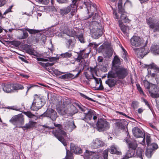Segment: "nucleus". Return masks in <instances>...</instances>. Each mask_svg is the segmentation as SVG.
Returning <instances> with one entry per match:
<instances>
[{"instance_id": "nucleus-1", "label": "nucleus", "mask_w": 159, "mask_h": 159, "mask_svg": "<svg viewBox=\"0 0 159 159\" xmlns=\"http://www.w3.org/2000/svg\"><path fill=\"white\" fill-rule=\"evenodd\" d=\"M128 0H119L118 4V11L117 12L116 11H114L113 14L114 18L117 19L118 23L120 22L129 23L130 20L128 19L126 14V11L123 7Z\"/></svg>"}, {"instance_id": "nucleus-2", "label": "nucleus", "mask_w": 159, "mask_h": 159, "mask_svg": "<svg viewBox=\"0 0 159 159\" xmlns=\"http://www.w3.org/2000/svg\"><path fill=\"white\" fill-rule=\"evenodd\" d=\"M128 70L120 66H115L108 74L107 77L122 80L128 75Z\"/></svg>"}, {"instance_id": "nucleus-3", "label": "nucleus", "mask_w": 159, "mask_h": 159, "mask_svg": "<svg viewBox=\"0 0 159 159\" xmlns=\"http://www.w3.org/2000/svg\"><path fill=\"white\" fill-rule=\"evenodd\" d=\"M54 125L57 128L52 131L53 134L64 146H66L67 143L64 139V137L66 135V133L62 130L61 125L54 123Z\"/></svg>"}, {"instance_id": "nucleus-4", "label": "nucleus", "mask_w": 159, "mask_h": 159, "mask_svg": "<svg viewBox=\"0 0 159 159\" xmlns=\"http://www.w3.org/2000/svg\"><path fill=\"white\" fill-rule=\"evenodd\" d=\"M148 71L151 77H155L158 84H159V67L154 63L148 65Z\"/></svg>"}, {"instance_id": "nucleus-5", "label": "nucleus", "mask_w": 159, "mask_h": 159, "mask_svg": "<svg viewBox=\"0 0 159 159\" xmlns=\"http://www.w3.org/2000/svg\"><path fill=\"white\" fill-rule=\"evenodd\" d=\"M84 4L88 10V14H91L89 15V17L87 18V19L91 17L94 14H95V15L93 16V19H95L98 18V15L97 13V11L96 5L91 2H84Z\"/></svg>"}, {"instance_id": "nucleus-6", "label": "nucleus", "mask_w": 159, "mask_h": 159, "mask_svg": "<svg viewBox=\"0 0 159 159\" xmlns=\"http://www.w3.org/2000/svg\"><path fill=\"white\" fill-rule=\"evenodd\" d=\"M70 151L66 149V153L65 159H73V154L71 152L77 154H80L82 152V150L80 148L72 143L70 144Z\"/></svg>"}, {"instance_id": "nucleus-7", "label": "nucleus", "mask_w": 159, "mask_h": 159, "mask_svg": "<svg viewBox=\"0 0 159 159\" xmlns=\"http://www.w3.org/2000/svg\"><path fill=\"white\" fill-rule=\"evenodd\" d=\"M37 60L38 61H50L52 63L47 62L46 63L42 62H39L38 63L42 67L45 68L48 71L49 68L48 69L47 68L48 67L52 66L54 64V61H56L54 57H47V58H37Z\"/></svg>"}, {"instance_id": "nucleus-8", "label": "nucleus", "mask_w": 159, "mask_h": 159, "mask_svg": "<svg viewBox=\"0 0 159 159\" xmlns=\"http://www.w3.org/2000/svg\"><path fill=\"white\" fill-rule=\"evenodd\" d=\"M97 129L100 132L105 131L108 129L110 127L109 122L102 119H98L96 123Z\"/></svg>"}, {"instance_id": "nucleus-9", "label": "nucleus", "mask_w": 159, "mask_h": 159, "mask_svg": "<svg viewBox=\"0 0 159 159\" xmlns=\"http://www.w3.org/2000/svg\"><path fill=\"white\" fill-rule=\"evenodd\" d=\"M146 22L149 28L152 29L154 32H159V21L149 17L146 19Z\"/></svg>"}, {"instance_id": "nucleus-10", "label": "nucleus", "mask_w": 159, "mask_h": 159, "mask_svg": "<svg viewBox=\"0 0 159 159\" xmlns=\"http://www.w3.org/2000/svg\"><path fill=\"white\" fill-rule=\"evenodd\" d=\"M43 105L44 103L42 101L41 99L36 95L34 97V99L31 107V109L34 111H37Z\"/></svg>"}, {"instance_id": "nucleus-11", "label": "nucleus", "mask_w": 159, "mask_h": 159, "mask_svg": "<svg viewBox=\"0 0 159 159\" xmlns=\"http://www.w3.org/2000/svg\"><path fill=\"white\" fill-rule=\"evenodd\" d=\"M42 116L48 117L52 120L55 121L57 117V114L56 112L53 109L48 108L43 114L40 116V117Z\"/></svg>"}, {"instance_id": "nucleus-12", "label": "nucleus", "mask_w": 159, "mask_h": 159, "mask_svg": "<svg viewBox=\"0 0 159 159\" xmlns=\"http://www.w3.org/2000/svg\"><path fill=\"white\" fill-rule=\"evenodd\" d=\"M143 42V40L138 36L132 37L130 39V43L131 45L135 47L142 46Z\"/></svg>"}, {"instance_id": "nucleus-13", "label": "nucleus", "mask_w": 159, "mask_h": 159, "mask_svg": "<svg viewBox=\"0 0 159 159\" xmlns=\"http://www.w3.org/2000/svg\"><path fill=\"white\" fill-rule=\"evenodd\" d=\"M148 90L152 97L154 98L159 97V87H157L155 84H151L150 88Z\"/></svg>"}, {"instance_id": "nucleus-14", "label": "nucleus", "mask_w": 159, "mask_h": 159, "mask_svg": "<svg viewBox=\"0 0 159 159\" xmlns=\"http://www.w3.org/2000/svg\"><path fill=\"white\" fill-rule=\"evenodd\" d=\"M130 136H128V133L127 134V138L124 139V140L127 143L128 147L129 148H131L135 150L137 147L138 145L136 141L133 140L131 141L130 139Z\"/></svg>"}, {"instance_id": "nucleus-15", "label": "nucleus", "mask_w": 159, "mask_h": 159, "mask_svg": "<svg viewBox=\"0 0 159 159\" xmlns=\"http://www.w3.org/2000/svg\"><path fill=\"white\" fill-rule=\"evenodd\" d=\"M103 145V142L99 139L97 138L93 140L91 147L92 148L96 149L102 147Z\"/></svg>"}, {"instance_id": "nucleus-16", "label": "nucleus", "mask_w": 159, "mask_h": 159, "mask_svg": "<svg viewBox=\"0 0 159 159\" xmlns=\"http://www.w3.org/2000/svg\"><path fill=\"white\" fill-rule=\"evenodd\" d=\"M85 50L84 49L80 50L79 52H77L78 56L75 59V61L80 62V61L84 58H86L88 57L89 52L86 53L85 52Z\"/></svg>"}, {"instance_id": "nucleus-17", "label": "nucleus", "mask_w": 159, "mask_h": 159, "mask_svg": "<svg viewBox=\"0 0 159 159\" xmlns=\"http://www.w3.org/2000/svg\"><path fill=\"white\" fill-rule=\"evenodd\" d=\"M132 132L134 136L136 138H143L144 134L142 130L138 127H134L132 129Z\"/></svg>"}, {"instance_id": "nucleus-18", "label": "nucleus", "mask_w": 159, "mask_h": 159, "mask_svg": "<svg viewBox=\"0 0 159 159\" xmlns=\"http://www.w3.org/2000/svg\"><path fill=\"white\" fill-rule=\"evenodd\" d=\"M76 128L75 125L74 121L71 120L69 121L67 124L65 126V129L69 132H71Z\"/></svg>"}, {"instance_id": "nucleus-19", "label": "nucleus", "mask_w": 159, "mask_h": 159, "mask_svg": "<svg viewBox=\"0 0 159 159\" xmlns=\"http://www.w3.org/2000/svg\"><path fill=\"white\" fill-rule=\"evenodd\" d=\"M24 29H18V30H20L21 32H18V38L19 39H26L29 36L28 33Z\"/></svg>"}, {"instance_id": "nucleus-20", "label": "nucleus", "mask_w": 159, "mask_h": 159, "mask_svg": "<svg viewBox=\"0 0 159 159\" xmlns=\"http://www.w3.org/2000/svg\"><path fill=\"white\" fill-rule=\"evenodd\" d=\"M133 50L137 56L139 57L143 58L145 54L144 51L145 49L143 48H133Z\"/></svg>"}, {"instance_id": "nucleus-21", "label": "nucleus", "mask_w": 159, "mask_h": 159, "mask_svg": "<svg viewBox=\"0 0 159 159\" xmlns=\"http://www.w3.org/2000/svg\"><path fill=\"white\" fill-rule=\"evenodd\" d=\"M2 87L3 91L6 93L13 92L12 84H2Z\"/></svg>"}, {"instance_id": "nucleus-22", "label": "nucleus", "mask_w": 159, "mask_h": 159, "mask_svg": "<svg viewBox=\"0 0 159 159\" xmlns=\"http://www.w3.org/2000/svg\"><path fill=\"white\" fill-rule=\"evenodd\" d=\"M92 76L95 80L96 83V88L98 90H102L103 89V87L102 85V81L101 78L98 79L94 77L93 74Z\"/></svg>"}, {"instance_id": "nucleus-23", "label": "nucleus", "mask_w": 159, "mask_h": 159, "mask_svg": "<svg viewBox=\"0 0 159 159\" xmlns=\"http://www.w3.org/2000/svg\"><path fill=\"white\" fill-rule=\"evenodd\" d=\"M86 114L85 121L89 123V121L92 119V116L96 115V112L93 110L90 109Z\"/></svg>"}, {"instance_id": "nucleus-24", "label": "nucleus", "mask_w": 159, "mask_h": 159, "mask_svg": "<svg viewBox=\"0 0 159 159\" xmlns=\"http://www.w3.org/2000/svg\"><path fill=\"white\" fill-rule=\"evenodd\" d=\"M10 122L14 123L16 122H23L24 119L21 115H17L13 117L10 120Z\"/></svg>"}, {"instance_id": "nucleus-25", "label": "nucleus", "mask_w": 159, "mask_h": 159, "mask_svg": "<svg viewBox=\"0 0 159 159\" xmlns=\"http://www.w3.org/2000/svg\"><path fill=\"white\" fill-rule=\"evenodd\" d=\"M109 152L112 154L120 155L121 152L119 151V148L115 145H112L109 148Z\"/></svg>"}, {"instance_id": "nucleus-26", "label": "nucleus", "mask_w": 159, "mask_h": 159, "mask_svg": "<svg viewBox=\"0 0 159 159\" xmlns=\"http://www.w3.org/2000/svg\"><path fill=\"white\" fill-rule=\"evenodd\" d=\"M144 137L142 141L140 142V143L143 146H145L146 144L145 142V139H146L147 146H149V145L151 144V140L150 135L147 134L145 135L144 134Z\"/></svg>"}, {"instance_id": "nucleus-27", "label": "nucleus", "mask_w": 159, "mask_h": 159, "mask_svg": "<svg viewBox=\"0 0 159 159\" xmlns=\"http://www.w3.org/2000/svg\"><path fill=\"white\" fill-rule=\"evenodd\" d=\"M75 39L73 38V39H66V43L67 48H72L75 43Z\"/></svg>"}, {"instance_id": "nucleus-28", "label": "nucleus", "mask_w": 159, "mask_h": 159, "mask_svg": "<svg viewBox=\"0 0 159 159\" xmlns=\"http://www.w3.org/2000/svg\"><path fill=\"white\" fill-rule=\"evenodd\" d=\"M108 79L105 81V83L107 84L110 88L114 86L116 84V81L114 79L112 78Z\"/></svg>"}, {"instance_id": "nucleus-29", "label": "nucleus", "mask_w": 159, "mask_h": 159, "mask_svg": "<svg viewBox=\"0 0 159 159\" xmlns=\"http://www.w3.org/2000/svg\"><path fill=\"white\" fill-rule=\"evenodd\" d=\"M70 107L69 108V114L73 116L78 112L77 109L74 105L70 104Z\"/></svg>"}, {"instance_id": "nucleus-30", "label": "nucleus", "mask_w": 159, "mask_h": 159, "mask_svg": "<svg viewBox=\"0 0 159 159\" xmlns=\"http://www.w3.org/2000/svg\"><path fill=\"white\" fill-rule=\"evenodd\" d=\"M36 124V122L30 120L28 123L25 124V126L21 127L27 129H30L34 127Z\"/></svg>"}, {"instance_id": "nucleus-31", "label": "nucleus", "mask_w": 159, "mask_h": 159, "mask_svg": "<svg viewBox=\"0 0 159 159\" xmlns=\"http://www.w3.org/2000/svg\"><path fill=\"white\" fill-rule=\"evenodd\" d=\"M151 51L155 55H159V45H153L151 46Z\"/></svg>"}, {"instance_id": "nucleus-32", "label": "nucleus", "mask_w": 159, "mask_h": 159, "mask_svg": "<svg viewBox=\"0 0 159 159\" xmlns=\"http://www.w3.org/2000/svg\"><path fill=\"white\" fill-rule=\"evenodd\" d=\"M96 153L94 152L86 150V152L84 155V159H90L91 156H93Z\"/></svg>"}, {"instance_id": "nucleus-33", "label": "nucleus", "mask_w": 159, "mask_h": 159, "mask_svg": "<svg viewBox=\"0 0 159 159\" xmlns=\"http://www.w3.org/2000/svg\"><path fill=\"white\" fill-rule=\"evenodd\" d=\"M143 149L140 147H138L136 149V154L134 156L136 157H139L141 159H143Z\"/></svg>"}, {"instance_id": "nucleus-34", "label": "nucleus", "mask_w": 159, "mask_h": 159, "mask_svg": "<svg viewBox=\"0 0 159 159\" xmlns=\"http://www.w3.org/2000/svg\"><path fill=\"white\" fill-rule=\"evenodd\" d=\"M120 60L118 57L116 55L115 56L112 62L113 65L112 68H113L115 66H119L118 64L120 63Z\"/></svg>"}, {"instance_id": "nucleus-35", "label": "nucleus", "mask_w": 159, "mask_h": 159, "mask_svg": "<svg viewBox=\"0 0 159 159\" xmlns=\"http://www.w3.org/2000/svg\"><path fill=\"white\" fill-rule=\"evenodd\" d=\"M154 152L152 150L148 148L145 152V155L148 158H150Z\"/></svg>"}, {"instance_id": "nucleus-36", "label": "nucleus", "mask_w": 159, "mask_h": 159, "mask_svg": "<svg viewBox=\"0 0 159 159\" xmlns=\"http://www.w3.org/2000/svg\"><path fill=\"white\" fill-rule=\"evenodd\" d=\"M24 113L29 118H32L36 120L38 119V117L35 115L32 114L30 111L24 112Z\"/></svg>"}, {"instance_id": "nucleus-37", "label": "nucleus", "mask_w": 159, "mask_h": 159, "mask_svg": "<svg viewBox=\"0 0 159 159\" xmlns=\"http://www.w3.org/2000/svg\"><path fill=\"white\" fill-rule=\"evenodd\" d=\"M148 146V148L152 150L154 152L158 147L157 144L155 143H151L149 145V146Z\"/></svg>"}, {"instance_id": "nucleus-38", "label": "nucleus", "mask_w": 159, "mask_h": 159, "mask_svg": "<svg viewBox=\"0 0 159 159\" xmlns=\"http://www.w3.org/2000/svg\"><path fill=\"white\" fill-rule=\"evenodd\" d=\"M12 85V89L13 90V92L14 90H17L19 89H24V87L22 85L19 84H13Z\"/></svg>"}, {"instance_id": "nucleus-39", "label": "nucleus", "mask_w": 159, "mask_h": 159, "mask_svg": "<svg viewBox=\"0 0 159 159\" xmlns=\"http://www.w3.org/2000/svg\"><path fill=\"white\" fill-rule=\"evenodd\" d=\"M119 21L120 23H118L119 26L123 33L126 34V31L127 27L125 26L124 25L123 22H120Z\"/></svg>"}, {"instance_id": "nucleus-40", "label": "nucleus", "mask_w": 159, "mask_h": 159, "mask_svg": "<svg viewBox=\"0 0 159 159\" xmlns=\"http://www.w3.org/2000/svg\"><path fill=\"white\" fill-rule=\"evenodd\" d=\"M143 82L145 89L148 90L150 88L151 84H152L150 83L147 80H144Z\"/></svg>"}, {"instance_id": "nucleus-41", "label": "nucleus", "mask_w": 159, "mask_h": 159, "mask_svg": "<svg viewBox=\"0 0 159 159\" xmlns=\"http://www.w3.org/2000/svg\"><path fill=\"white\" fill-rule=\"evenodd\" d=\"M24 29L25 30L28 31L30 34H36L39 32L38 30L30 29L27 27H25Z\"/></svg>"}, {"instance_id": "nucleus-42", "label": "nucleus", "mask_w": 159, "mask_h": 159, "mask_svg": "<svg viewBox=\"0 0 159 159\" xmlns=\"http://www.w3.org/2000/svg\"><path fill=\"white\" fill-rule=\"evenodd\" d=\"M61 56L64 58H68L72 56V54L70 51H69L65 53H62L61 54Z\"/></svg>"}, {"instance_id": "nucleus-43", "label": "nucleus", "mask_w": 159, "mask_h": 159, "mask_svg": "<svg viewBox=\"0 0 159 159\" xmlns=\"http://www.w3.org/2000/svg\"><path fill=\"white\" fill-rule=\"evenodd\" d=\"M78 115L79 116V119L85 121V117H86L85 113L80 112L78 113Z\"/></svg>"}, {"instance_id": "nucleus-44", "label": "nucleus", "mask_w": 159, "mask_h": 159, "mask_svg": "<svg viewBox=\"0 0 159 159\" xmlns=\"http://www.w3.org/2000/svg\"><path fill=\"white\" fill-rule=\"evenodd\" d=\"M35 1L39 3L44 5H47L49 2V0H35Z\"/></svg>"}, {"instance_id": "nucleus-45", "label": "nucleus", "mask_w": 159, "mask_h": 159, "mask_svg": "<svg viewBox=\"0 0 159 159\" xmlns=\"http://www.w3.org/2000/svg\"><path fill=\"white\" fill-rule=\"evenodd\" d=\"M126 124L127 122L123 120L119 123V125L121 128L123 129L125 127Z\"/></svg>"}, {"instance_id": "nucleus-46", "label": "nucleus", "mask_w": 159, "mask_h": 159, "mask_svg": "<svg viewBox=\"0 0 159 159\" xmlns=\"http://www.w3.org/2000/svg\"><path fill=\"white\" fill-rule=\"evenodd\" d=\"M122 48L123 51V54L122 56V57L123 58L125 61H128L127 57V52L124 48Z\"/></svg>"}, {"instance_id": "nucleus-47", "label": "nucleus", "mask_w": 159, "mask_h": 159, "mask_svg": "<svg viewBox=\"0 0 159 159\" xmlns=\"http://www.w3.org/2000/svg\"><path fill=\"white\" fill-rule=\"evenodd\" d=\"M26 52L31 55H34V51L32 48H27L25 50Z\"/></svg>"}, {"instance_id": "nucleus-48", "label": "nucleus", "mask_w": 159, "mask_h": 159, "mask_svg": "<svg viewBox=\"0 0 159 159\" xmlns=\"http://www.w3.org/2000/svg\"><path fill=\"white\" fill-rule=\"evenodd\" d=\"M92 159H103V158L102 156L99 155L98 153H96L92 157Z\"/></svg>"}, {"instance_id": "nucleus-49", "label": "nucleus", "mask_w": 159, "mask_h": 159, "mask_svg": "<svg viewBox=\"0 0 159 159\" xmlns=\"http://www.w3.org/2000/svg\"><path fill=\"white\" fill-rule=\"evenodd\" d=\"M77 36L79 40L81 43H84L85 41H84L83 35L82 34L79 35H77Z\"/></svg>"}, {"instance_id": "nucleus-50", "label": "nucleus", "mask_w": 159, "mask_h": 159, "mask_svg": "<svg viewBox=\"0 0 159 159\" xmlns=\"http://www.w3.org/2000/svg\"><path fill=\"white\" fill-rule=\"evenodd\" d=\"M108 150L106 149L103 152V157L104 159H107Z\"/></svg>"}, {"instance_id": "nucleus-51", "label": "nucleus", "mask_w": 159, "mask_h": 159, "mask_svg": "<svg viewBox=\"0 0 159 159\" xmlns=\"http://www.w3.org/2000/svg\"><path fill=\"white\" fill-rule=\"evenodd\" d=\"M139 103L136 101H133L132 103V107L134 109L137 108L138 107Z\"/></svg>"}, {"instance_id": "nucleus-52", "label": "nucleus", "mask_w": 159, "mask_h": 159, "mask_svg": "<svg viewBox=\"0 0 159 159\" xmlns=\"http://www.w3.org/2000/svg\"><path fill=\"white\" fill-rule=\"evenodd\" d=\"M66 78L67 79L70 80L75 78V76L73 75L70 73H68L66 74Z\"/></svg>"}, {"instance_id": "nucleus-53", "label": "nucleus", "mask_w": 159, "mask_h": 159, "mask_svg": "<svg viewBox=\"0 0 159 159\" xmlns=\"http://www.w3.org/2000/svg\"><path fill=\"white\" fill-rule=\"evenodd\" d=\"M138 90L141 94H144V92L142 89L141 88L139 84H137L136 85Z\"/></svg>"}, {"instance_id": "nucleus-54", "label": "nucleus", "mask_w": 159, "mask_h": 159, "mask_svg": "<svg viewBox=\"0 0 159 159\" xmlns=\"http://www.w3.org/2000/svg\"><path fill=\"white\" fill-rule=\"evenodd\" d=\"M97 33H98V34L96 33L94 34L97 35L99 37L101 36L102 34V30L99 29L97 30Z\"/></svg>"}, {"instance_id": "nucleus-55", "label": "nucleus", "mask_w": 159, "mask_h": 159, "mask_svg": "<svg viewBox=\"0 0 159 159\" xmlns=\"http://www.w3.org/2000/svg\"><path fill=\"white\" fill-rule=\"evenodd\" d=\"M91 75H89L86 72L85 74V76L86 79H87L88 80H89V79H90L93 78L92 76V74H93L91 73Z\"/></svg>"}, {"instance_id": "nucleus-56", "label": "nucleus", "mask_w": 159, "mask_h": 159, "mask_svg": "<svg viewBox=\"0 0 159 159\" xmlns=\"http://www.w3.org/2000/svg\"><path fill=\"white\" fill-rule=\"evenodd\" d=\"M38 86L37 85H34L33 84H29V86L27 87V93L31 88H32L33 87H36V86Z\"/></svg>"}, {"instance_id": "nucleus-57", "label": "nucleus", "mask_w": 159, "mask_h": 159, "mask_svg": "<svg viewBox=\"0 0 159 159\" xmlns=\"http://www.w3.org/2000/svg\"><path fill=\"white\" fill-rule=\"evenodd\" d=\"M78 107L81 111L83 112H84L86 111V108L82 105L81 104Z\"/></svg>"}, {"instance_id": "nucleus-58", "label": "nucleus", "mask_w": 159, "mask_h": 159, "mask_svg": "<svg viewBox=\"0 0 159 159\" xmlns=\"http://www.w3.org/2000/svg\"><path fill=\"white\" fill-rule=\"evenodd\" d=\"M80 95L81 97H83L84 98L86 99H87L89 100H93V99L91 98L88 97H87L86 95L84 94H83L82 93H80Z\"/></svg>"}, {"instance_id": "nucleus-59", "label": "nucleus", "mask_w": 159, "mask_h": 159, "mask_svg": "<svg viewBox=\"0 0 159 159\" xmlns=\"http://www.w3.org/2000/svg\"><path fill=\"white\" fill-rule=\"evenodd\" d=\"M12 7L13 6H10L8 9L6 10L5 11L4 13V14H6L7 13L11 12V9H12Z\"/></svg>"}, {"instance_id": "nucleus-60", "label": "nucleus", "mask_w": 159, "mask_h": 159, "mask_svg": "<svg viewBox=\"0 0 159 159\" xmlns=\"http://www.w3.org/2000/svg\"><path fill=\"white\" fill-rule=\"evenodd\" d=\"M6 2V0H0V7L4 6Z\"/></svg>"}, {"instance_id": "nucleus-61", "label": "nucleus", "mask_w": 159, "mask_h": 159, "mask_svg": "<svg viewBox=\"0 0 159 159\" xmlns=\"http://www.w3.org/2000/svg\"><path fill=\"white\" fill-rule=\"evenodd\" d=\"M59 3H66L68 2L69 0H57Z\"/></svg>"}, {"instance_id": "nucleus-62", "label": "nucleus", "mask_w": 159, "mask_h": 159, "mask_svg": "<svg viewBox=\"0 0 159 159\" xmlns=\"http://www.w3.org/2000/svg\"><path fill=\"white\" fill-rule=\"evenodd\" d=\"M143 101L145 103V104L148 106V108L151 110L150 106L148 101L145 99H143Z\"/></svg>"}, {"instance_id": "nucleus-63", "label": "nucleus", "mask_w": 159, "mask_h": 159, "mask_svg": "<svg viewBox=\"0 0 159 159\" xmlns=\"http://www.w3.org/2000/svg\"><path fill=\"white\" fill-rule=\"evenodd\" d=\"M90 70L91 72V74H93V73H96V70L95 68H92L91 67H90Z\"/></svg>"}, {"instance_id": "nucleus-64", "label": "nucleus", "mask_w": 159, "mask_h": 159, "mask_svg": "<svg viewBox=\"0 0 159 159\" xmlns=\"http://www.w3.org/2000/svg\"><path fill=\"white\" fill-rule=\"evenodd\" d=\"M103 58L102 57L99 56L98 57V62H102Z\"/></svg>"}]
</instances>
